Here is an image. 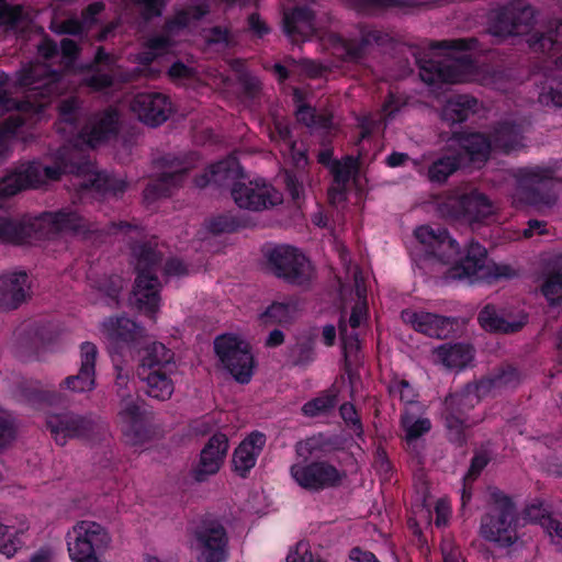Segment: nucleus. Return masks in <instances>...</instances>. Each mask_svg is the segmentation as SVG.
Wrapping results in <instances>:
<instances>
[{"label": "nucleus", "mask_w": 562, "mask_h": 562, "mask_svg": "<svg viewBox=\"0 0 562 562\" xmlns=\"http://www.w3.org/2000/svg\"><path fill=\"white\" fill-rule=\"evenodd\" d=\"M166 272L169 276L181 277L190 272L189 267L180 260H171L166 266Z\"/></svg>", "instance_id": "obj_63"}, {"label": "nucleus", "mask_w": 562, "mask_h": 562, "mask_svg": "<svg viewBox=\"0 0 562 562\" xmlns=\"http://www.w3.org/2000/svg\"><path fill=\"white\" fill-rule=\"evenodd\" d=\"M269 261L278 277L294 284H304L313 276L311 262L291 246L283 245L272 249Z\"/></svg>", "instance_id": "obj_15"}, {"label": "nucleus", "mask_w": 562, "mask_h": 562, "mask_svg": "<svg viewBox=\"0 0 562 562\" xmlns=\"http://www.w3.org/2000/svg\"><path fill=\"white\" fill-rule=\"evenodd\" d=\"M7 121H9L10 124L0 131V157L7 151L10 138L15 134L21 123L20 113L11 114Z\"/></svg>", "instance_id": "obj_58"}, {"label": "nucleus", "mask_w": 562, "mask_h": 562, "mask_svg": "<svg viewBox=\"0 0 562 562\" xmlns=\"http://www.w3.org/2000/svg\"><path fill=\"white\" fill-rule=\"evenodd\" d=\"M480 533L482 538L501 548H508L518 539L515 503L498 488L490 493V505L481 517Z\"/></svg>", "instance_id": "obj_3"}, {"label": "nucleus", "mask_w": 562, "mask_h": 562, "mask_svg": "<svg viewBox=\"0 0 562 562\" xmlns=\"http://www.w3.org/2000/svg\"><path fill=\"white\" fill-rule=\"evenodd\" d=\"M440 361L448 368H465L473 359V349L468 344H446L437 349Z\"/></svg>", "instance_id": "obj_41"}, {"label": "nucleus", "mask_w": 562, "mask_h": 562, "mask_svg": "<svg viewBox=\"0 0 562 562\" xmlns=\"http://www.w3.org/2000/svg\"><path fill=\"white\" fill-rule=\"evenodd\" d=\"M413 328L428 337L446 339L456 330L457 319L429 312L406 314Z\"/></svg>", "instance_id": "obj_24"}, {"label": "nucleus", "mask_w": 562, "mask_h": 562, "mask_svg": "<svg viewBox=\"0 0 562 562\" xmlns=\"http://www.w3.org/2000/svg\"><path fill=\"white\" fill-rule=\"evenodd\" d=\"M266 445L263 434L255 431L248 435L233 453V470L239 476H246L256 465L257 459Z\"/></svg>", "instance_id": "obj_26"}, {"label": "nucleus", "mask_w": 562, "mask_h": 562, "mask_svg": "<svg viewBox=\"0 0 562 562\" xmlns=\"http://www.w3.org/2000/svg\"><path fill=\"white\" fill-rule=\"evenodd\" d=\"M139 371L177 369L175 352L161 342L147 345L139 355Z\"/></svg>", "instance_id": "obj_34"}, {"label": "nucleus", "mask_w": 562, "mask_h": 562, "mask_svg": "<svg viewBox=\"0 0 562 562\" xmlns=\"http://www.w3.org/2000/svg\"><path fill=\"white\" fill-rule=\"evenodd\" d=\"M97 347L91 342H85L80 349V370L77 375L65 379L60 387L71 392H89L94 389V364Z\"/></svg>", "instance_id": "obj_25"}, {"label": "nucleus", "mask_w": 562, "mask_h": 562, "mask_svg": "<svg viewBox=\"0 0 562 562\" xmlns=\"http://www.w3.org/2000/svg\"><path fill=\"white\" fill-rule=\"evenodd\" d=\"M453 138L460 146L459 153L463 156V164L468 160L474 165H484L494 150L490 134L458 132L453 134Z\"/></svg>", "instance_id": "obj_23"}, {"label": "nucleus", "mask_w": 562, "mask_h": 562, "mask_svg": "<svg viewBox=\"0 0 562 562\" xmlns=\"http://www.w3.org/2000/svg\"><path fill=\"white\" fill-rule=\"evenodd\" d=\"M481 397L475 385H468L461 392L449 394L443 401L441 417L447 438L457 447H464L468 443L467 429L474 424L470 420L469 413L479 404Z\"/></svg>", "instance_id": "obj_7"}, {"label": "nucleus", "mask_w": 562, "mask_h": 562, "mask_svg": "<svg viewBox=\"0 0 562 562\" xmlns=\"http://www.w3.org/2000/svg\"><path fill=\"white\" fill-rule=\"evenodd\" d=\"M284 30L295 41L308 38L314 32L312 11L296 8L291 13H285Z\"/></svg>", "instance_id": "obj_39"}, {"label": "nucleus", "mask_w": 562, "mask_h": 562, "mask_svg": "<svg viewBox=\"0 0 562 562\" xmlns=\"http://www.w3.org/2000/svg\"><path fill=\"white\" fill-rule=\"evenodd\" d=\"M49 65L36 63L25 68L21 72L19 85L26 88V100L20 104L15 101L8 99L0 93V110L18 109L20 112H33L40 114L49 101L46 100V94L53 91V88H58L60 85L59 77L56 74L48 72Z\"/></svg>", "instance_id": "obj_5"}, {"label": "nucleus", "mask_w": 562, "mask_h": 562, "mask_svg": "<svg viewBox=\"0 0 562 562\" xmlns=\"http://www.w3.org/2000/svg\"><path fill=\"white\" fill-rule=\"evenodd\" d=\"M533 10L530 5L510 3L495 10L488 20V32L505 38L527 34L533 25Z\"/></svg>", "instance_id": "obj_11"}, {"label": "nucleus", "mask_w": 562, "mask_h": 562, "mask_svg": "<svg viewBox=\"0 0 562 562\" xmlns=\"http://www.w3.org/2000/svg\"><path fill=\"white\" fill-rule=\"evenodd\" d=\"M491 461V454L486 449H480L474 452L468 472L464 476L467 480L474 482L481 475L482 471L487 467Z\"/></svg>", "instance_id": "obj_53"}, {"label": "nucleus", "mask_w": 562, "mask_h": 562, "mask_svg": "<svg viewBox=\"0 0 562 562\" xmlns=\"http://www.w3.org/2000/svg\"><path fill=\"white\" fill-rule=\"evenodd\" d=\"M240 172L239 165L235 157H229L226 160L220 161L217 165L212 166L207 179L199 180L198 186L203 187L210 182H223L229 178L238 176Z\"/></svg>", "instance_id": "obj_49"}, {"label": "nucleus", "mask_w": 562, "mask_h": 562, "mask_svg": "<svg viewBox=\"0 0 562 562\" xmlns=\"http://www.w3.org/2000/svg\"><path fill=\"white\" fill-rule=\"evenodd\" d=\"M527 43L535 53L553 56L562 49V19L551 22L543 32L531 33Z\"/></svg>", "instance_id": "obj_35"}, {"label": "nucleus", "mask_w": 562, "mask_h": 562, "mask_svg": "<svg viewBox=\"0 0 562 562\" xmlns=\"http://www.w3.org/2000/svg\"><path fill=\"white\" fill-rule=\"evenodd\" d=\"M32 228H47V233L74 232L85 235L88 232V225L77 213L58 212L46 213L31 224Z\"/></svg>", "instance_id": "obj_27"}, {"label": "nucleus", "mask_w": 562, "mask_h": 562, "mask_svg": "<svg viewBox=\"0 0 562 562\" xmlns=\"http://www.w3.org/2000/svg\"><path fill=\"white\" fill-rule=\"evenodd\" d=\"M517 198L537 210L549 209L558 201L557 169L550 166L535 165L518 168L515 173Z\"/></svg>", "instance_id": "obj_4"}, {"label": "nucleus", "mask_w": 562, "mask_h": 562, "mask_svg": "<svg viewBox=\"0 0 562 562\" xmlns=\"http://www.w3.org/2000/svg\"><path fill=\"white\" fill-rule=\"evenodd\" d=\"M116 125L117 114L115 111L109 110L101 116L94 117L89 125L86 126L79 136V140L81 144H86L89 147H95L115 132Z\"/></svg>", "instance_id": "obj_33"}, {"label": "nucleus", "mask_w": 562, "mask_h": 562, "mask_svg": "<svg viewBox=\"0 0 562 562\" xmlns=\"http://www.w3.org/2000/svg\"><path fill=\"white\" fill-rule=\"evenodd\" d=\"M20 7H9L4 0H0V25L12 26L21 18Z\"/></svg>", "instance_id": "obj_60"}, {"label": "nucleus", "mask_w": 562, "mask_h": 562, "mask_svg": "<svg viewBox=\"0 0 562 562\" xmlns=\"http://www.w3.org/2000/svg\"><path fill=\"white\" fill-rule=\"evenodd\" d=\"M76 53V43L68 38L61 41L59 49L49 40H44L38 45V54L42 58H44V60L52 64L55 59H60L66 69H70L72 67Z\"/></svg>", "instance_id": "obj_40"}, {"label": "nucleus", "mask_w": 562, "mask_h": 562, "mask_svg": "<svg viewBox=\"0 0 562 562\" xmlns=\"http://www.w3.org/2000/svg\"><path fill=\"white\" fill-rule=\"evenodd\" d=\"M296 117L307 126H319L327 128L330 126V120L326 116H317L310 106L299 105L296 110Z\"/></svg>", "instance_id": "obj_56"}, {"label": "nucleus", "mask_w": 562, "mask_h": 562, "mask_svg": "<svg viewBox=\"0 0 562 562\" xmlns=\"http://www.w3.org/2000/svg\"><path fill=\"white\" fill-rule=\"evenodd\" d=\"M232 196L240 209L261 211L282 202V194L263 179L238 181Z\"/></svg>", "instance_id": "obj_14"}, {"label": "nucleus", "mask_w": 562, "mask_h": 562, "mask_svg": "<svg viewBox=\"0 0 562 562\" xmlns=\"http://www.w3.org/2000/svg\"><path fill=\"white\" fill-rule=\"evenodd\" d=\"M285 182L288 190L292 194L294 199L299 198L303 191L302 181L297 178L296 175L286 173Z\"/></svg>", "instance_id": "obj_64"}, {"label": "nucleus", "mask_w": 562, "mask_h": 562, "mask_svg": "<svg viewBox=\"0 0 562 562\" xmlns=\"http://www.w3.org/2000/svg\"><path fill=\"white\" fill-rule=\"evenodd\" d=\"M417 241L424 246L425 252L438 261L450 265L448 278L456 280L485 278L491 274L487 270V250L477 241L469 243L465 254L461 255L459 243L453 239L448 229L441 226L422 225L414 231Z\"/></svg>", "instance_id": "obj_1"}, {"label": "nucleus", "mask_w": 562, "mask_h": 562, "mask_svg": "<svg viewBox=\"0 0 562 562\" xmlns=\"http://www.w3.org/2000/svg\"><path fill=\"white\" fill-rule=\"evenodd\" d=\"M462 166L463 156L460 153L443 155L430 164L427 176L434 183H443Z\"/></svg>", "instance_id": "obj_42"}, {"label": "nucleus", "mask_w": 562, "mask_h": 562, "mask_svg": "<svg viewBox=\"0 0 562 562\" xmlns=\"http://www.w3.org/2000/svg\"><path fill=\"white\" fill-rule=\"evenodd\" d=\"M226 533L218 522L204 525L191 543L198 562H222L226 557Z\"/></svg>", "instance_id": "obj_18"}, {"label": "nucleus", "mask_w": 562, "mask_h": 562, "mask_svg": "<svg viewBox=\"0 0 562 562\" xmlns=\"http://www.w3.org/2000/svg\"><path fill=\"white\" fill-rule=\"evenodd\" d=\"M27 526H9L0 522V554L11 559L18 554L25 544L24 533Z\"/></svg>", "instance_id": "obj_43"}, {"label": "nucleus", "mask_w": 562, "mask_h": 562, "mask_svg": "<svg viewBox=\"0 0 562 562\" xmlns=\"http://www.w3.org/2000/svg\"><path fill=\"white\" fill-rule=\"evenodd\" d=\"M117 395L121 397L119 425L126 441L131 445L142 442L148 435V416L140 406L138 398L130 394L127 381L119 375L116 380Z\"/></svg>", "instance_id": "obj_10"}, {"label": "nucleus", "mask_w": 562, "mask_h": 562, "mask_svg": "<svg viewBox=\"0 0 562 562\" xmlns=\"http://www.w3.org/2000/svg\"><path fill=\"white\" fill-rule=\"evenodd\" d=\"M68 171L65 162L61 166L49 167L41 164H32L23 170L7 176L0 182V193L4 195H13L22 189L29 187H40L46 181L57 180L63 172Z\"/></svg>", "instance_id": "obj_16"}, {"label": "nucleus", "mask_w": 562, "mask_h": 562, "mask_svg": "<svg viewBox=\"0 0 562 562\" xmlns=\"http://www.w3.org/2000/svg\"><path fill=\"white\" fill-rule=\"evenodd\" d=\"M311 546L306 541L297 542L288 553L286 562H316Z\"/></svg>", "instance_id": "obj_57"}, {"label": "nucleus", "mask_w": 562, "mask_h": 562, "mask_svg": "<svg viewBox=\"0 0 562 562\" xmlns=\"http://www.w3.org/2000/svg\"><path fill=\"white\" fill-rule=\"evenodd\" d=\"M276 128L279 137L282 140L281 150L283 154L289 155L296 167H304L307 164V158L303 144H296L292 142L288 126H283L280 123H277Z\"/></svg>", "instance_id": "obj_48"}, {"label": "nucleus", "mask_w": 562, "mask_h": 562, "mask_svg": "<svg viewBox=\"0 0 562 562\" xmlns=\"http://www.w3.org/2000/svg\"><path fill=\"white\" fill-rule=\"evenodd\" d=\"M481 327L490 333L514 334L519 331L528 322L527 314L512 319L502 316L494 305H485L477 315Z\"/></svg>", "instance_id": "obj_29"}, {"label": "nucleus", "mask_w": 562, "mask_h": 562, "mask_svg": "<svg viewBox=\"0 0 562 562\" xmlns=\"http://www.w3.org/2000/svg\"><path fill=\"white\" fill-rule=\"evenodd\" d=\"M27 234L29 227L26 225L8 218L0 220V240L20 244L24 243Z\"/></svg>", "instance_id": "obj_51"}, {"label": "nucleus", "mask_w": 562, "mask_h": 562, "mask_svg": "<svg viewBox=\"0 0 562 562\" xmlns=\"http://www.w3.org/2000/svg\"><path fill=\"white\" fill-rule=\"evenodd\" d=\"M521 382L520 371L512 364H502L492 373L482 378L476 384L475 390L479 396H485L492 391L503 389H515Z\"/></svg>", "instance_id": "obj_28"}, {"label": "nucleus", "mask_w": 562, "mask_h": 562, "mask_svg": "<svg viewBox=\"0 0 562 562\" xmlns=\"http://www.w3.org/2000/svg\"><path fill=\"white\" fill-rule=\"evenodd\" d=\"M69 171L75 172L76 183L83 188H94L98 191H106L112 188V179L108 175L99 172L91 162H85L76 167V170L71 168Z\"/></svg>", "instance_id": "obj_44"}, {"label": "nucleus", "mask_w": 562, "mask_h": 562, "mask_svg": "<svg viewBox=\"0 0 562 562\" xmlns=\"http://www.w3.org/2000/svg\"><path fill=\"white\" fill-rule=\"evenodd\" d=\"M103 10V5L101 3H93L89 5L87 9L83 21L79 22L76 19H68L66 21L59 22L57 20H54L52 22V29L57 33H69V34H77L82 32V30L88 26L90 23L93 22L94 15L100 13Z\"/></svg>", "instance_id": "obj_46"}, {"label": "nucleus", "mask_w": 562, "mask_h": 562, "mask_svg": "<svg viewBox=\"0 0 562 562\" xmlns=\"http://www.w3.org/2000/svg\"><path fill=\"white\" fill-rule=\"evenodd\" d=\"M326 41L328 45L331 47L333 54H335L338 57H345L349 55L351 52V47L349 46V44L338 35L329 34Z\"/></svg>", "instance_id": "obj_62"}, {"label": "nucleus", "mask_w": 562, "mask_h": 562, "mask_svg": "<svg viewBox=\"0 0 562 562\" xmlns=\"http://www.w3.org/2000/svg\"><path fill=\"white\" fill-rule=\"evenodd\" d=\"M13 438L14 429L9 415L0 409V446H7Z\"/></svg>", "instance_id": "obj_61"}, {"label": "nucleus", "mask_w": 562, "mask_h": 562, "mask_svg": "<svg viewBox=\"0 0 562 562\" xmlns=\"http://www.w3.org/2000/svg\"><path fill=\"white\" fill-rule=\"evenodd\" d=\"M335 404L331 396L317 397L303 406V412L307 416H316L326 412Z\"/></svg>", "instance_id": "obj_59"}, {"label": "nucleus", "mask_w": 562, "mask_h": 562, "mask_svg": "<svg viewBox=\"0 0 562 562\" xmlns=\"http://www.w3.org/2000/svg\"><path fill=\"white\" fill-rule=\"evenodd\" d=\"M169 52V42L165 37H154L147 44V50L138 59L140 64H148L156 57Z\"/></svg>", "instance_id": "obj_54"}, {"label": "nucleus", "mask_w": 562, "mask_h": 562, "mask_svg": "<svg viewBox=\"0 0 562 562\" xmlns=\"http://www.w3.org/2000/svg\"><path fill=\"white\" fill-rule=\"evenodd\" d=\"M331 154L322 151L319 162L328 165L334 177V182L329 189V201L334 205H339L347 199V191L356 182L358 171V160L352 157H346L342 160L330 162Z\"/></svg>", "instance_id": "obj_19"}, {"label": "nucleus", "mask_w": 562, "mask_h": 562, "mask_svg": "<svg viewBox=\"0 0 562 562\" xmlns=\"http://www.w3.org/2000/svg\"><path fill=\"white\" fill-rule=\"evenodd\" d=\"M214 347L221 363L237 382L245 384L251 380L255 361L246 340L227 334L217 337Z\"/></svg>", "instance_id": "obj_9"}, {"label": "nucleus", "mask_w": 562, "mask_h": 562, "mask_svg": "<svg viewBox=\"0 0 562 562\" xmlns=\"http://www.w3.org/2000/svg\"><path fill=\"white\" fill-rule=\"evenodd\" d=\"M112 538L108 529L93 520L77 521L66 533V546L71 562H104L102 554Z\"/></svg>", "instance_id": "obj_6"}, {"label": "nucleus", "mask_w": 562, "mask_h": 562, "mask_svg": "<svg viewBox=\"0 0 562 562\" xmlns=\"http://www.w3.org/2000/svg\"><path fill=\"white\" fill-rule=\"evenodd\" d=\"M47 427L56 442L64 445L68 438L83 436L90 427V422L69 414L52 415L47 417Z\"/></svg>", "instance_id": "obj_30"}, {"label": "nucleus", "mask_w": 562, "mask_h": 562, "mask_svg": "<svg viewBox=\"0 0 562 562\" xmlns=\"http://www.w3.org/2000/svg\"><path fill=\"white\" fill-rule=\"evenodd\" d=\"M398 395L400 401L404 404V411H419L420 405L417 401L418 393L414 386L406 380H392L389 383V396Z\"/></svg>", "instance_id": "obj_47"}, {"label": "nucleus", "mask_w": 562, "mask_h": 562, "mask_svg": "<svg viewBox=\"0 0 562 562\" xmlns=\"http://www.w3.org/2000/svg\"><path fill=\"white\" fill-rule=\"evenodd\" d=\"M479 111V101L470 94L451 95L441 111L443 121L450 124L463 123Z\"/></svg>", "instance_id": "obj_36"}, {"label": "nucleus", "mask_w": 562, "mask_h": 562, "mask_svg": "<svg viewBox=\"0 0 562 562\" xmlns=\"http://www.w3.org/2000/svg\"><path fill=\"white\" fill-rule=\"evenodd\" d=\"M228 451V439L224 434L213 435L200 453L198 463L192 469L195 481L203 482L216 474L224 463Z\"/></svg>", "instance_id": "obj_20"}, {"label": "nucleus", "mask_w": 562, "mask_h": 562, "mask_svg": "<svg viewBox=\"0 0 562 562\" xmlns=\"http://www.w3.org/2000/svg\"><path fill=\"white\" fill-rule=\"evenodd\" d=\"M417 411L401 413V425L405 431L406 450L409 451L415 458L423 457L424 445L420 442V437L431 429V423L428 418H417L414 420V414Z\"/></svg>", "instance_id": "obj_32"}, {"label": "nucleus", "mask_w": 562, "mask_h": 562, "mask_svg": "<svg viewBox=\"0 0 562 562\" xmlns=\"http://www.w3.org/2000/svg\"><path fill=\"white\" fill-rule=\"evenodd\" d=\"M297 304L293 300L273 302L260 315L265 325L284 324L291 322L297 314Z\"/></svg>", "instance_id": "obj_45"}, {"label": "nucleus", "mask_w": 562, "mask_h": 562, "mask_svg": "<svg viewBox=\"0 0 562 562\" xmlns=\"http://www.w3.org/2000/svg\"><path fill=\"white\" fill-rule=\"evenodd\" d=\"M130 108L139 121L150 126L164 123L171 112L168 98L158 92L136 94L131 101Z\"/></svg>", "instance_id": "obj_21"}, {"label": "nucleus", "mask_w": 562, "mask_h": 562, "mask_svg": "<svg viewBox=\"0 0 562 562\" xmlns=\"http://www.w3.org/2000/svg\"><path fill=\"white\" fill-rule=\"evenodd\" d=\"M447 209L452 218L470 225L481 224L493 215L491 200L477 190L450 200Z\"/></svg>", "instance_id": "obj_17"}, {"label": "nucleus", "mask_w": 562, "mask_h": 562, "mask_svg": "<svg viewBox=\"0 0 562 562\" xmlns=\"http://www.w3.org/2000/svg\"><path fill=\"white\" fill-rule=\"evenodd\" d=\"M157 257L148 252L138 261V276L132 294V303L144 314L154 315L159 308V282L154 276Z\"/></svg>", "instance_id": "obj_12"}, {"label": "nucleus", "mask_w": 562, "mask_h": 562, "mask_svg": "<svg viewBox=\"0 0 562 562\" xmlns=\"http://www.w3.org/2000/svg\"><path fill=\"white\" fill-rule=\"evenodd\" d=\"M29 281L25 272H11L0 277V305L4 308H14L21 304L29 291Z\"/></svg>", "instance_id": "obj_31"}, {"label": "nucleus", "mask_w": 562, "mask_h": 562, "mask_svg": "<svg viewBox=\"0 0 562 562\" xmlns=\"http://www.w3.org/2000/svg\"><path fill=\"white\" fill-rule=\"evenodd\" d=\"M292 480L307 491H319L339 484L344 473L326 461H296L290 468Z\"/></svg>", "instance_id": "obj_13"}, {"label": "nucleus", "mask_w": 562, "mask_h": 562, "mask_svg": "<svg viewBox=\"0 0 562 562\" xmlns=\"http://www.w3.org/2000/svg\"><path fill=\"white\" fill-rule=\"evenodd\" d=\"M493 148L503 155H510L525 147L522 124L510 120L497 122L490 132Z\"/></svg>", "instance_id": "obj_22"}, {"label": "nucleus", "mask_w": 562, "mask_h": 562, "mask_svg": "<svg viewBox=\"0 0 562 562\" xmlns=\"http://www.w3.org/2000/svg\"><path fill=\"white\" fill-rule=\"evenodd\" d=\"M176 372L177 369H165L138 372V374L146 383L147 393L150 397L166 401L171 397L175 391L172 376Z\"/></svg>", "instance_id": "obj_37"}, {"label": "nucleus", "mask_w": 562, "mask_h": 562, "mask_svg": "<svg viewBox=\"0 0 562 562\" xmlns=\"http://www.w3.org/2000/svg\"><path fill=\"white\" fill-rule=\"evenodd\" d=\"M142 329L131 319L109 318L101 325V333L109 344L128 342L140 335Z\"/></svg>", "instance_id": "obj_38"}, {"label": "nucleus", "mask_w": 562, "mask_h": 562, "mask_svg": "<svg viewBox=\"0 0 562 562\" xmlns=\"http://www.w3.org/2000/svg\"><path fill=\"white\" fill-rule=\"evenodd\" d=\"M525 519L539 524L546 529L547 519H552V517L541 501H535L526 506Z\"/></svg>", "instance_id": "obj_55"}, {"label": "nucleus", "mask_w": 562, "mask_h": 562, "mask_svg": "<svg viewBox=\"0 0 562 562\" xmlns=\"http://www.w3.org/2000/svg\"><path fill=\"white\" fill-rule=\"evenodd\" d=\"M342 299L351 306V315L348 323L340 319L339 329L342 348L346 358L352 356L359 349L358 335L355 331L367 318V288L362 274L355 269L352 288L342 285L340 289Z\"/></svg>", "instance_id": "obj_8"}, {"label": "nucleus", "mask_w": 562, "mask_h": 562, "mask_svg": "<svg viewBox=\"0 0 562 562\" xmlns=\"http://www.w3.org/2000/svg\"><path fill=\"white\" fill-rule=\"evenodd\" d=\"M437 47L460 53V56L450 59L416 58L419 77L428 86L464 81L467 76L476 69V60L472 52H484L476 37L445 40L438 42Z\"/></svg>", "instance_id": "obj_2"}, {"label": "nucleus", "mask_w": 562, "mask_h": 562, "mask_svg": "<svg viewBox=\"0 0 562 562\" xmlns=\"http://www.w3.org/2000/svg\"><path fill=\"white\" fill-rule=\"evenodd\" d=\"M540 291L550 306H559L562 303V280L559 276L548 271Z\"/></svg>", "instance_id": "obj_50"}, {"label": "nucleus", "mask_w": 562, "mask_h": 562, "mask_svg": "<svg viewBox=\"0 0 562 562\" xmlns=\"http://www.w3.org/2000/svg\"><path fill=\"white\" fill-rule=\"evenodd\" d=\"M538 101L544 106L562 108V81L555 86L546 85L539 93Z\"/></svg>", "instance_id": "obj_52"}]
</instances>
